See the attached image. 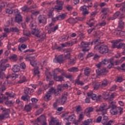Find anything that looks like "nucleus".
<instances>
[{"label":"nucleus","instance_id":"23","mask_svg":"<svg viewBox=\"0 0 125 125\" xmlns=\"http://www.w3.org/2000/svg\"><path fill=\"white\" fill-rule=\"evenodd\" d=\"M123 15L124 14H123L121 15V16L120 17L121 20L119 23V28L120 29H124V26H125V23L123 21V20H122V19L124 18V17H123Z\"/></svg>","mask_w":125,"mask_h":125},{"label":"nucleus","instance_id":"7","mask_svg":"<svg viewBox=\"0 0 125 125\" xmlns=\"http://www.w3.org/2000/svg\"><path fill=\"white\" fill-rule=\"evenodd\" d=\"M0 79H3L5 78V74L4 73L2 72V71H5L6 69L5 68V63L4 62H2L0 65Z\"/></svg>","mask_w":125,"mask_h":125},{"label":"nucleus","instance_id":"1","mask_svg":"<svg viewBox=\"0 0 125 125\" xmlns=\"http://www.w3.org/2000/svg\"><path fill=\"white\" fill-rule=\"evenodd\" d=\"M110 108H111L110 112L112 116H116V115H118L119 113H120V115H122L124 112L123 111L124 109L121 107H117L116 105V102H111L109 103L108 109H110Z\"/></svg>","mask_w":125,"mask_h":125},{"label":"nucleus","instance_id":"28","mask_svg":"<svg viewBox=\"0 0 125 125\" xmlns=\"http://www.w3.org/2000/svg\"><path fill=\"white\" fill-rule=\"evenodd\" d=\"M94 108L92 107H89L85 109L84 111V114L86 116L89 115L91 112H93Z\"/></svg>","mask_w":125,"mask_h":125},{"label":"nucleus","instance_id":"25","mask_svg":"<svg viewBox=\"0 0 125 125\" xmlns=\"http://www.w3.org/2000/svg\"><path fill=\"white\" fill-rule=\"evenodd\" d=\"M32 106H33V104H29L28 105H26L24 107V110L26 112H31L32 110Z\"/></svg>","mask_w":125,"mask_h":125},{"label":"nucleus","instance_id":"14","mask_svg":"<svg viewBox=\"0 0 125 125\" xmlns=\"http://www.w3.org/2000/svg\"><path fill=\"white\" fill-rule=\"evenodd\" d=\"M108 108H107V104H104L100 106L99 109H98L96 110L97 112H99V111H102L103 113H104V114L107 113V110H108Z\"/></svg>","mask_w":125,"mask_h":125},{"label":"nucleus","instance_id":"10","mask_svg":"<svg viewBox=\"0 0 125 125\" xmlns=\"http://www.w3.org/2000/svg\"><path fill=\"white\" fill-rule=\"evenodd\" d=\"M113 123H114V121L112 120L109 121V118H108V116H104L103 119L102 121V124L104 125H112Z\"/></svg>","mask_w":125,"mask_h":125},{"label":"nucleus","instance_id":"45","mask_svg":"<svg viewBox=\"0 0 125 125\" xmlns=\"http://www.w3.org/2000/svg\"><path fill=\"white\" fill-rule=\"evenodd\" d=\"M121 14V12L119 11L116 12L113 16V20L117 19L119 16H120Z\"/></svg>","mask_w":125,"mask_h":125},{"label":"nucleus","instance_id":"33","mask_svg":"<svg viewBox=\"0 0 125 125\" xmlns=\"http://www.w3.org/2000/svg\"><path fill=\"white\" fill-rule=\"evenodd\" d=\"M83 125H89L92 124V119H89L83 122Z\"/></svg>","mask_w":125,"mask_h":125},{"label":"nucleus","instance_id":"51","mask_svg":"<svg viewBox=\"0 0 125 125\" xmlns=\"http://www.w3.org/2000/svg\"><path fill=\"white\" fill-rule=\"evenodd\" d=\"M30 64L33 67H38L37 65H38V62L37 61H32L30 62Z\"/></svg>","mask_w":125,"mask_h":125},{"label":"nucleus","instance_id":"42","mask_svg":"<svg viewBox=\"0 0 125 125\" xmlns=\"http://www.w3.org/2000/svg\"><path fill=\"white\" fill-rule=\"evenodd\" d=\"M67 21H68V23H69L70 24H75V23H77L75 19H74L73 18L68 19Z\"/></svg>","mask_w":125,"mask_h":125},{"label":"nucleus","instance_id":"61","mask_svg":"<svg viewBox=\"0 0 125 125\" xmlns=\"http://www.w3.org/2000/svg\"><path fill=\"white\" fill-rule=\"evenodd\" d=\"M76 112H81L82 111V107L81 105H78L75 107Z\"/></svg>","mask_w":125,"mask_h":125},{"label":"nucleus","instance_id":"48","mask_svg":"<svg viewBox=\"0 0 125 125\" xmlns=\"http://www.w3.org/2000/svg\"><path fill=\"white\" fill-rule=\"evenodd\" d=\"M26 20V22H27V23H28V22H30V21H31V22L34 21V18H33V17L32 16H27L26 18L25 19Z\"/></svg>","mask_w":125,"mask_h":125},{"label":"nucleus","instance_id":"37","mask_svg":"<svg viewBox=\"0 0 125 125\" xmlns=\"http://www.w3.org/2000/svg\"><path fill=\"white\" fill-rule=\"evenodd\" d=\"M68 72H79V68L78 67H73L68 69Z\"/></svg>","mask_w":125,"mask_h":125},{"label":"nucleus","instance_id":"22","mask_svg":"<svg viewBox=\"0 0 125 125\" xmlns=\"http://www.w3.org/2000/svg\"><path fill=\"white\" fill-rule=\"evenodd\" d=\"M65 120L68 122H74L76 121V116L75 114H72L68 116V118H65Z\"/></svg>","mask_w":125,"mask_h":125},{"label":"nucleus","instance_id":"29","mask_svg":"<svg viewBox=\"0 0 125 125\" xmlns=\"http://www.w3.org/2000/svg\"><path fill=\"white\" fill-rule=\"evenodd\" d=\"M31 9H32V7H28L27 5H24L21 8L22 11L24 12H28Z\"/></svg>","mask_w":125,"mask_h":125},{"label":"nucleus","instance_id":"11","mask_svg":"<svg viewBox=\"0 0 125 125\" xmlns=\"http://www.w3.org/2000/svg\"><path fill=\"white\" fill-rule=\"evenodd\" d=\"M52 76L54 78V81L56 82H63L64 77L61 75L58 76L57 73H55V72H53Z\"/></svg>","mask_w":125,"mask_h":125},{"label":"nucleus","instance_id":"60","mask_svg":"<svg viewBox=\"0 0 125 125\" xmlns=\"http://www.w3.org/2000/svg\"><path fill=\"white\" fill-rule=\"evenodd\" d=\"M20 68H21V69H23V70L26 69V64H25V63L22 62L21 63Z\"/></svg>","mask_w":125,"mask_h":125},{"label":"nucleus","instance_id":"4","mask_svg":"<svg viewBox=\"0 0 125 125\" xmlns=\"http://www.w3.org/2000/svg\"><path fill=\"white\" fill-rule=\"evenodd\" d=\"M95 49L99 50L100 53H101L102 54H106V53H108L109 52V48H108V46L105 44L101 46L96 45L95 46Z\"/></svg>","mask_w":125,"mask_h":125},{"label":"nucleus","instance_id":"5","mask_svg":"<svg viewBox=\"0 0 125 125\" xmlns=\"http://www.w3.org/2000/svg\"><path fill=\"white\" fill-rule=\"evenodd\" d=\"M87 95L89 98H91L92 100H96V101H101V98L102 96L99 95L98 97L96 96V94H95L92 91H90L87 93Z\"/></svg>","mask_w":125,"mask_h":125},{"label":"nucleus","instance_id":"19","mask_svg":"<svg viewBox=\"0 0 125 125\" xmlns=\"http://www.w3.org/2000/svg\"><path fill=\"white\" fill-rule=\"evenodd\" d=\"M23 21V20L22 19V16L21 14L17 15L15 18V22L18 23V24H20V23H22Z\"/></svg>","mask_w":125,"mask_h":125},{"label":"nucleus","instance_id":"9","mask_svg":"<svg viewBox=\"0 0 125 125\" xmlns=\"http://www.w3.org/2000/svg\"><path fill=\"white\" fill-rule=\"evenodd\" d=\"M96 72L98 76H106L109 73V71L106 68H103L102 70L97 69Z\"/></svg>","mask_w":125,"mask_h":125},{"label":"nucleus","instance_id":"62","mask_svg":"<svg viewBox=\"0 0 125 125\" xmlns=\"http://www.w3.org/2000/svg\"><path fill=\"white\" fill-rule=\"evenodd\" d=\"M5 89H6L5 86H4V85H2L1 87L0 88V92L1 93L3 92V91H4Z\"/></svg>","mask_w":125,"mask_h":125},{"label":"nucleus","instance_id":"49","mask_svg":"<svg viewBox=\"0 0 125 125\" xmlns=\"http://www.w3.org/2000/svg\"><path fill=\"white\" fill-rule=\"evenodd\" d=\"M54 10V9H53V8H51L50 10L49 13L48 14V16L49 18H51L53 17V15H52V14L53 13Z\"/></svg>","mask_w":125,"mask_h":125},{"label":"nucleus","instance_id":"20","mask_svg":"<svg viewBox=\"0 0 125 125\" xmlns=\"http://www.w3.org/2000/svg\"><path fill=\"white\" fill-rule=\"evenodd\" d=\"M9 118H10V116L8 112L0 114V121H3L5 119H8Z\"/></svg>","mask_w":125,"mask_h":125},{"label":"nucleus","instance_id":"41","mask_svg":"<svg viewBox=\"0 0 125 125\" xmlns=\"http://www.w3.org/2000/svg\"><path fill=\"white\" fill-rule=\"evenodd\" d=\"M21 99L24 101H30V96L28 95L23 96L21 97Z\"/></svg>","mask_w":125,"mask_h":125},{"label":"nucleus","instance_id":"39","mask_svg":"<svg viewBox=\"0 0 125 125\" xmlns=\"http://www.w3.org/2000/svg\"><path fill=\"white\" fill-rule=\"evenodd\" d=\"M29 27L32 30H36V29H37V24H36V23L33 22V21H31L30 24L29 25Z\"/></svg>","mask_w":125,"mask_h":125},{"label":"nucleus","instance_id":"34","mask_svg":"<svg viewBox=\"0 0 125 125\" xmlns=\"http://www.w3.org/2000/svg\"><path fill=\"white\" fill-rule=\"evenodd\" d=\"M109 83V82H108V81L107 80H104L102 83H100V85H101V86H106L108 85V84Z\"/></svg>","mask_w":125,"mask_h":125},{"label":"nucleus","instance_id":"12","mask_svg":"<svg viewBox=\"0 0 125 125\" xmlns=\"http://www.w3.org/2000/svg\"><path fill=\"white\" fill-rule=\"evenodd\" d=\"M50 90L52 94H54L55 96H60V95H61L60 92V91L57 89L54 88L53 87H51Z\"/></svg>","mask_w":125,"mask_h":125},{"label":"nucleus","instance_id":"63","mask_svg":"<svg viewBox=\"0 0 125 125\" xmlns=\"http://www.w3.org/2000/svg\"><path fill=\"white\" fill-rule=\"evenodd\" d=\"M64 58L65 59H70V58H71V54L69 53L65 55Z\"/></svg>","mask_w":125,"mask_h":125},{"label":"nucleus","instance_id":"40","mask_svg":"<svg viewBox=\"0 0 125 125\" xmlns=\"http://www.w3.org/2000/svg\"><path fill=\"white\" fill-rule=\"evenodd\" d=\"M89 44H90V43L87 42H82L81 43L82 46L84 47V48H86V47H88V45Z\"/></svg>","mask_w":125,"mask_h":125},{"label":"nucleus","instance_id":"38","mask_svg":"<svg viewBox=\"0 0 125 125\" xmlns=\"http://www.w3.org/2000/svg\"><path fill=\"white\" fill-rule=\"evenodd\" d=\"M27 41H28V37H21L19 40V42L21 43H23V42H25Z\"/></svg>","mask_w":125,"mask_h":125},{"label":"nucleus","instance_id":"59","mask_svg":"<svg viewBox=\"0 0 125 125\" xmlns=\"http://www.w3.org/2000/svg\"><path fill=\"white\" fill-rule=\"evenodd\" d=\"M13 10L12 9H6V13H7L8 14H12Z\"/></svg>","mask_w":125,"mask_h":125},{"label":"nucleus","instance_id":"55","mask_svg":"<svg viewBox=\"0 0 125 125\" xmlns=\"http://www.w3.org/2000/svg\"><path fill=\"white\" fill-rule=\"evenodd\" d=\"M43 112V108H40L39 110H37L36 112V115L39 116V115L42 114Z\"/></svg>","mask_w":125,"mask_h":125},{"label":"nucleus","instance_id":"24","mask_svg":"<svg viewBox=\"0 0 125 125\" xmlns=\"http://www.w3.org/2000/svg\"><path fill=\"white\" fill-rule=\"evenodd\" d=\"M65 18H66V14H61L56 17V20H63Z\"/></svg>","mask_w":125,"mask_h":125},{"label":"nucleus","instance_id":"3","mask_svg":"<svg viewBox=\"0 0 125 125\" xmlns=\"http://www.w3.org/2000/svg\"><path fill=\"white\" fill-rule=\"evenodd\" d=\"M6 95L7 96H2V98H3L5 102V104L7 106H11L12 104V101H9V97H12V98H14V96H15V94L13 92L8 93L6 92L5 93Z\"/></svg>","mask_w":125,"mask_h":125},{"label":"nucleus","instance_id":"21","mask_svg":"<svg viewBox=\"0 0 125 125\" xmlns=\"http://www.w3.org/2000/svg\"><path fill=\"white\" fill-rule=\"evenodd\" d=\"M34 90L33 89H31L30 88L25 87L24 90V93L26 94V95H28V94H31L34 92Z\"/></svg>","mask_w":125,"mask_h":125},{"label":"nucleus","instance_id":"54","mask_svg":"<svg viewBox=\"0 0 125 125\" xmlns=\"http://www.w3.org/2000/svg\"><path fill=\"white\" fill-rule=\"evenodd\" d=\"M57 89H58L60 91H63V90L64 89L63 84H60L58 85V88Z\"/></svg>","mask_w":125,"mask_h":125},{"label":"nucleus","instance_id":"46","mask_svg":"<svg viewBox=\"0 0 125 125\" xmlns=\"http://www.w3.org/2000/svg\"><path fill=\"white\" fill-rule=\"evenodd\" d=\"M31 32L28 30H23V35L24 36H26V37H29L31 36Z\"/></svg>","mask_w":125,"mask_h":125},{"label":"nucleus","instance_id":"64","mask_svg":"<svg viewBox=\"0 0 125 125\" xmlns=\"http://www.w3.org/2000/svg\"><path fill=\"white\" fill-rule=\"evenodd\" d=\"M78 58L80 60H83V54L80 53L78 56Z\"/></svg>","mask_w":125,"mask_h":125},{"label":"nucleus","instance_id":"36","mask_svg":"<svg viewBox=\"0 0 125 125\" xmlns=\"http://www.w3.org/2000/svg\"><path fill=\"white\" fill-rule=\"evenodd\" d=\"M98 43H100V38L94 40L91 42V45H92V44H98Z\"/></svg>","mask_w":125,"mask_h":125},{"label":"nucleus","instance_id":"13","mask_svg":"<svg viewBox=\"0 0 125 125\" xmlns=\"http://www.w3.org/2000/svg\"><path fill=\"white\" fill-rule=\"evenodd\" d=\"M67 101V97L65 94L62 95V97L60 98L59 99V103L61 105H64L66 102Z\"/></svg>","mask_w":125,"mask_h":125},{"label":"nucleus","instance_id":"27","mask_svg":"<svg viewBox=\"0 0 125 125\" xmlns=\"http://www.w3.org/2000/svg\"><path fill=\"white\" fill-rule=\"evenodd\" d=\"M59 125V122L57 121V120L54 119V118H52L50 122L49 123V125Z\"/></svg>","mask_w":125,"mask_h":125},{"label":"nucleus","instance_id":"57","mask_svg":"<svg viewBox=\"0 0 125 125\" xmlns=\"http://www.w3.org/2000/svg\"><path fill=\"white\" fill-rule=\"evenodd\" d=\"M65 43L66 44V46H72V45H73L74 43L72 41H69L65 42Z\"/></svg>","mask_w":125,"mask_h":125},{"label":"nucleus","instance_id":"44","mask_svg":"<svg viewBox=\"0 0 125 125\" xmlns=\"http://www.w3.org/2000/svg\"><path fill=\"white\" fill-rule=\"evenodd\" d=\"M116 35L121 36H125V32L121 30H117L116 31Z\"/></svg>","mask_w":125,"mask_h":125},{"label":"nucleus","instance_id":"53","mask_svg":"<svg viewBox=\"0 0 125 125\" xmlns=\"http://www.w3.org/2000/svg\"><path fill=\"white\" fill-rule=\"evenodd\" d=\"M9 59L12 60H14L15 61H16V58H17V55L14 54L10 57H9Z\"/></svg>","mask_w":125,"mask_h":125},{"label":"nucleus","instance_id":"18","mask_svg":"<svg viewBox=\"0 0 125 125\" xmlns=\"http://www.w3.org/2000/svg\"><path fill=\"white\" fill-rule=\"evenodd\" d=\"M40 34L41 31H40V30L38 28L33 29L31 31V35H33V36L36 37V38H38Z\"/></svg>","mask_w":125,"mask_h":125},{"label":"nucleus","instance_id":"35","mask_svg":"<svg viewBox=\"0 0 125 125\" xmlns=\"http://www.w3.org/2000/svg\"><path fill=\"white\" fill-rule=\"evenodd\" d=\"M34 75H37L38 78H40V71H39V66L36 67V68H34Z\"/></svg>","mask_w":125,"mask_h":125},{"label":"nucleus","instance_id":"26","mask_svg":"<svg viewBox=\"0 0 125 125\" xmlns=\"http://www.w3.org/2000/svg\"><path fill=\"white\" fill-rule=\"evenodd\" d=\"M12 70L14 73H17V72H19V71H20V66L17 64L14 65L13 66Z\"/></svg>","mask_w":125,"mask_h":125},{"label":"nucleus","instance_id":"8","mask_svg":"<svg viewBox=\"0 0 125 125\" xmlns=\"http://www.w3.org/2000/svg\"><path fill=\"white\" fill-rule=\"evenodd\" d=\"M56 3L57 5L55 6L54 9H56V10H62L63 9L64 2L60 0H57Z\"/></svg>","mask_w":125,"mask_h":125},{"label":"nucleus","instance_id":"58","mask_svg":"<svg viewBox=\"0 0 125 125\" xmlns=\"http://www.w3.org/2000/svg\"><path fill=\"white\" fill-rule=\"evenodd\" d=\"M103 95H104V99H107V98L109 97V95H110V94H109V93L108 92H104L103 93Z\"/></svg>","mask_w":125,"mask_h":125},{"label":"nucleus","instance_id":"6","mask_svg":"<svg viewBox=\"0 0 125 125\" xmlns=\"http://www.w3.org/2000/svg\"><path fill=\"white\" fill-rule=\"evenodd\" d=\"M109 64L107 66V68L109 69H111V68H113V66H117L120 64V61L118 60H114V58H111L109 59Z\"/></svg>","mask_w":125,"mask_h":125},{"label":"nucleus","instance_id":"17","mask_svg":"<svg viewBox=\"0 0 125 125\" xmlns=\"http://www.w3.org/2000/svg\"><path fill=\"white\" fill-rule=\"evenodd\" d=\"M56 61L57 63H59V64H63L65 61V59L63 57V55L58 56L56 58Z\"/></svg>","mask_w":125,"mask_h":125},{"label":"nucleus","instance_id":"50","mask_svg":"<svg viewBox=\"0 0 125 125\" xmlns=\"http://www.w3.org/2000/svg\"><path fill=\"white\" fill-rule=\"evenodd\" d=\"M109 59H104V61H102V63L103 65H107L109 64Z\"/></svg>","mask_w":125,"mask_h":125},{"label":"nucleus","instance_id":"30","mask_svg":"<svg viewBox=\"0 0 125 125\" xmlns=\"http://www.w3.org/2000/svg\"><path fill=\"white\" fill-rule=\"evenodd\" d=\"M115 98V93H112L111 95H109L108 98H106V100L109 101V103H111V102H113V99Z\"/></svg>","mask_w":125,"mask_h":125},{"label":"nucleus","instance_id":"15","mask_svg":"<svg viewBox=\"0 0 125 125\" xmlns=\"http://www.w3.org/2000/svg\"><path fill=\"white\" fill-rule=\"evenodd\" d=\"M38 20L40 24L46 23V18L44 15H40L38 18Z\"/></svg>","mask_w":125,"mask_h":125},{"label":"nucleus","instance_id":"56","mask_svg":"<svg viewBox=\"0 0 125 125\" xmlns=\"http://www.w3.org/2000/svg\"><path fill=\"white\" fill-rule=\"evenodd\" d=\"M120 48H125V44L124 43H120L119 44L118 49Z\"/></svg>","mask_w":125,"mask_h":125},{"label":"nucleus","instance_id":"2","mask_svg":"<svg viewBox=\"0 0 125 125\" xmlns=\"http://www.w3.org/2000/svg\"><path fill=\"white\" fill-rule=\"evenodd\" d=\"M92 0H83V2H84V3H88V2H90V4L91 5L88 6L84 5L83 6L80 7V11H83L82 15H83L84 16V15H86V14H88L89 13V12H88L87 9H86V7H88V8H89V7H92V5H91L92 4V2H91L92 1Z\"/></svg>","mask_w":125,"mask_h":125},{"label":"nucleus","instance_id":"16","mask_svg":"<svg viewBox=\"0 0 125 125\" xmlns=\"http://www.w3.org/2000/svg\"><path fill=\"white\" fill-rule=\"evenodd\" d=\"M51 95H52V94L50 91V89H49V90L47 92V94L44 97V101H46V102L49 101V100H50V97H51Z\"/></svg>","mask_w":125,"mask_h":125},{"label":"nucleus","instance_id":"32","mask_svg":"<svg viewBox=\"0 0 125 125\" xmlns=\"http://www.w3.org/2000/svg\"><path fill=\"white\" fill-rule=\"evenodd\" d=\"M84 72L85 76H86L87 77H89L90 75V70L89 69V67H86L84 69Z\"/></svg>","mask_w":125,"mask_h":125},{"label":"nucleus","instance_id":"52","mask_svg":"<svg viewBox=\"0 0 125 125\" xmlns=\"http://www.w3.org/2000/svg\"><path fill=\"white\" fill-rule=\"evenodd\" d=\"M13 14H14V15H15V16L16 17L17 15H20V12H19V10L16 9L14 10H13Z\"/></svg>","mask_w":125,"mask_h":125},{"label":"nucleus","instance_id":"31","mask_svg":"<svg viewBox=\"0 0 125 125\" xmlns=\"http://www.w3.org/2000/svg\"><path fill=\"white\" fill-rule=\"evenodd\" d=\"M119 42H120V41L116 40L115 42H113L112 45V48H118L119 49Z\"/></svg>","mask_w":125,"mask_h":125},{"label":"nucleus","instance_id":"47","mask_svg":"<svg viewBox=\"0 0 125 125\" xmlns=\"http://www.w3.org/2000/svg\"><path fill=\"white\" fill-rule=\"evenodd\" d=\"M45 37H46V36L45 35V33L43 32L41 34L40 33L38 38H39V39H41V40H44V39L45 38Z\"/></svg>","mask_w":125,"mask_h":125},{"label":"nucleus","instance_id":"43","mask_svg":"<svg viewBox=\"0 0 125 125\" xmlns=\"http://www.w3.org/2000/svg\"><path fill=\"white\" fill-rule=\"evenodd\" d=\"M11 32H13L14 33H18L20 30L17 27H12L10 28Z\"/></svg>","mask_w":125,"mask_h":125}]
</instances>
